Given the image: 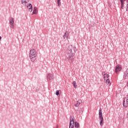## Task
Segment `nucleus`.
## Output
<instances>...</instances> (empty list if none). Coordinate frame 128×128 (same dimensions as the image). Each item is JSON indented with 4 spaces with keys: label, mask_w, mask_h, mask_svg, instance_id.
Masks as SVG:
<instances>
[{
    "label": "nucleus",
    "mask_w": 128,
    "mask_h": 128,
    "mask_svg": "<svg viewBox=\"0 0 128 128\" xmlns=\"http://www.w3.org/2000/svg\"><path fill=\"white\" fill-rule=\"evenodd\" d=\"M106 84H108L109 86H110L111 83H110V79H109V78H108V79L106 80Z\"/></svg>",
    "instance_id": "dca6fc26"
},
{
    "label": "nucleus",
    "mask_w": 128,
    "mask_h": 128,
    "mask_svg": "<svg viewBox=\"0 0 128 128\" xmlns=\"http://www.w3.org/2000/svg\"><path fill=\"white\" fill-rule=\"evenodd\" d=\"M38 14V8H36V7H34L32 14Z\"/></svg>",
    "instance_id": "9b49d317"
},
{
    "label": "nucleus",
    "mask_w": 128,
    "mask_h": 128,
    "mask_svg": "<svg viewBox=\"0 0 128 128\" xmlns=\"http://www.w3.org/2000/svg\"><path fill=\"white\" fill-rule=\"evenodd\" d=\"M56 128H58V126L56 125Z\"/></svg>",
    "instance_id": "393cba45"
},
{
    "label": "nucleus",
    "mask_w": 128,
    "mask_h": 128,
    "mask_svg": "<svg viewBox=\"0 0 128 128\" xmlns=\"http://www.w3.org/2000/svg\"><path fill=\"white\" fill-rule=\"evenodd\" d=\"M76 50H78L76 46L72 48V46H69L67 49V54L68 56L66 58V60H70L71 62H74V56Z\"/></svg>",
    "instance_id": "f257e3e1"
},
{
    "label": "nucleus",
    "mask_w": 128,
    "mask_h": 128,
    "mask_svg": "<svg viewBox=\"0 0 128 128\" xmlns=\"http://www.w3.org/2000/svg\"><path fill=\"white\" fill-rule=\"evenodd\" d=\"M9 24H14V20L13 21L10 22Z\"/></svg>",
    "instance_id": "412c9836"
},
{
    "label": "nucleus",
    "mask_w": 128,
    "mask_h": 128,
    "mask_svg": "<svg viewBox=\"0 0 128 128\" xmlns=\"http://www.w3.org/2000/svg\"><path fill=\"white\" fill-rule=\"evenodd\" d=\"M21 4H25L26 5V4H28V2H26V0H22Z\"/></svg>",
    "instance_id": "2eb2a0df"
},
{
    "label": "nucleus",
    "mask_w": 128,
    "mask_h": 128,
    "mask_svg": "<svg viewBox=\"0 0 128 128\" xmlns=\"http://www.w3.org/2000/svg\"><path fill=\"white\" fill-rule=\"evenodd\" d=\"M106 78H110V75L108 74H106Z\"/></svg>",
    "instance_id": "5701e85b"
},
{
    "label": "nucleus",
    "mask_w": 128,
    "mask_h": 128,
    "mask_svg": "<svg viewBox=\"0 0 128 128\" xmlns=\"http://www.w3.org/2000/svg\"><path fill=\"white\" fill-rule=\"evenodd\" d=\"M2 40V37L0 36V40Z\"/></svg>",
    "instance_id": "a878e982"
},
{
    "label": "nucleus",
    "mask_w": 128,
    "mask_h": 128,
    "mask_svg": "<svg viewBox=\"0 0 128 128\" xmlns=\"http://www.w3.org/2000/svg\"><path fill=\"white\" fill-rule=\"evenodd\" d=\"M128 78V72H124L123 78L124 80H126V78Z\"/></svg>",
    "instance_id": "9d476101"
},
{
    "label": "nucleus",
    "mask_w": 128,
    "mask_h": 128,
    "mask_svg": "<svg viewBox=\"0 0 128 128\" xmlns=\"http://www.w3.org/2000/svg\"><path fill=\"white\" fill-rule=\"evenodd\" d=\"M128 95L126 96V97L124 98V100L123 101V106L124 108H128Z\"/></svg>",
    "instance_id": "39448f33"
},
{
    "label": "nucleus",
    "mask_w": 128,
    "mask_h": 128,
    "mask_svg": "<svg viewBox=\"0 0 128 128\" xmlns=\"http://www.w3.org/2000/svg\"><path fill=\"white\" fill-rule=\"evenodd\" d=\"M81 110H82H82H84V108H81Z\"/></svg>",
    "instance_id": "b1692460"
},
{
    "label": "nucleus",
    "mask_w": 128,
    "mask_h": 128,
    "mask_svg": "<svg viewBox=\"0 0 128 128\" xmlns=\"http://www.w3.org/2000/svg\"><path fill=\"white\" fill-rule=\"evenodd\" d=\"M127 2H128V0H127Z\"/></svg>",
    "instance_id": "cd10ccee"
},
{
    "label": "nucleus",
    "mask_w": 128,
    "mask_h": 128,
    "mask_svg": "<svg viewBox=\"0 0 128 128\" xmlns=\"http://www.w3.org/2000/svg\"><path fill=\"white\" fill-rule=\"evenodd\" d=\"M126 12H128V4L126 6Z\"/></svg>",
    "instance_id": "4be33fe9"
},
{
    "label": "nucleus",
    "mask_w": 128,
    "mask_h": 128,
    "mask_svg": "<svg viewBox=\"0 0 128 128\" xmlns=\"http://www.w3.org/2000/svg\"><path fill=\"white\" fill-rule=\"evenodd\" d=\"M82 100H78L76 102V104L75 106H80V104H82Z\"/></svg>",
    "instance_id": "ddd939ff"
},
{
    "label": "nucleus",
    "mask_w": 128,
    "mask_h": 128,
    "mask_svg": "<svg viewBox=\"0 0 128 128\" xmlns=\"http://www.w3.org/2000/svg\"><path fill=\"white\" fill-rule=\"evenodd\" d=\"M46 78H47L48 82H50V80H54V76L51 74H48Z\"/></svg>",
    "instance_id": "423d86ee"
},
{
    "label": "nucleus",
    "mask_w": 128,
    "mask_h": 128,
    "mask_svg": "<svg viewBox=\"0 0 128 128\" xmlns=\"http://www.w3.org/2000/svg\"><path fill=\"white\" fill-rule=\"evenodd\" d=\"M72 84H73L74 88H76V87L78 86V85L76 84V81L73 82Z\"/></svg>",
    "instance_id": "4468645a"
},
{
    "label": "nucleus",
    "mask_w": 128,
    "mask_h": 128,
    "mask_svg": "<svg viewBox=\"0 0 128 128\" xmlns=\"http://www.w3.org/2000/svg\"><path fill=\"white\" fill-rule=\"evenodd\" d=\"M104 78H106V76H104Z\"/></svg>",
    "instance_id": "c85d7f7f"
},
{
    "label": "nucleus",
    "mask_w": 128,
    "mask_h": 128,
    "mask_svg": "<svg viewBox=\"0 0 128 128\" xmlns=\"http://www.w3.org/2000/svg\"><path fill=\"white\" fill-rule=\"evenodd\" d=\"M29 56L31 62H34L36 60V50L32 49L30 50Z\"/></svg>",
    "instance_id": "7ed1b4c3"
},
{
    "label": "nucleus",
    "mask_w": 128,
    "mask_h": 128,
    "mask_svg": "<svg viewBox=\"0 0 128 128\" xmlns=\"http://www.w3.org/2000/svg\"><path fill=\"white\" fill-rule=\"evenodd\" d=\"M80 128V124L77 122H76V120H74L72 116L70 117V121L69 124V128Z\"/></svg>",
    "instance_id": "f03ea898"
},
{
    "label": "nucleus",
    "mask_w": 128,
    "mask_h": 128,
    "mask_svg": "<svg viewBox=\"0 0 128 128\" xmlns=\"http://www.w3.org/2000/svg\"><path fill=\"white\" fill-rule=\"evenodd\" d=\"M57 2L58 6H60L62 4V3L60 2V0H57Z\"/></svg>",
    "instance_id": "f3484780"
},
{
    "label": "nucleus",
    "mask_w": 128,
    "mask_h": 128,
    "mask_svg": "<svg viewBox=\"0 0 128 128\" xmlns=\"http://www.w3.org/2000/svg\"><path fill=\"white\" fill-rule=\"evenodd\" d=\"M63 38H64V40L66 38H68V31H66L64 33V34L63 36Z\"/></svg>",
    "instance_id": "1a4fd4ad"
},
{
    "label": "nucleus",
    "mask_w": 128,
    "mask_h": 128,
    "mask_svg": "<svg viewBox=\"0 0 128 128\" xmlns=\"http://www.w3.org/2000/svg\"><path fill=\"white\" fill-rule=\"evenodd\" d=\"M104 76H106V74H104Z\"/></svg>",
    "instance_id": "bb28decb"
},
{
    "label": "nucleus",
    "mask_w": 128,
    "mask_h": 128,
    "mask_svg": "<svg viewBox=\"0 0 128 128\" xmlns=\"http://www.w3.org/2000/svg\"><path fill=\"white\" fill-rule=\"evenodd\" d=\"M99 120H100V126H102L104 124V117H102V108L99 110L98 112Z\"/></svg>",
    "instance_id": "20e7f679"
},
{
    "label": "nucleus",
    "mask_w": 128,
    "mask_h": 128,
    "mask_svg": "<svg viewBox=\"0 0 128 128\" xmlns=\"http://www.w3.org/2000/svg\"><path fill=\"white\" fill-rule=\"evenodd\" d=\"M27 8L30 12H32V4H27Z\"/></svg>",
    "instance_id": "6e6552de"
},
{
    "label": "nucleus",
    "mask_w": 128,
    "mask_h": 128,
    "mask_svg": "<svg viewBox=\"0 0 128 128\" xmlns=\"http://www.w3.org/2000/svg\"><path fill=\"white\" fill-rule=\"evenodd\" d=\"M120 2H121V8L122 10H124V1H122V0H120Z\"/></svg>",
    "instance_id": "f8f14e48"
},
{
    "label": "nucleus",
    "mask_w": 128,
    "mask_h": 128,
    "mask_svg": "<svg viewBox=\"0 0 128 128\" xmlns=\"http://www.w3.org/2000/svg\"><path fill=\"white\" fill-rule=\"evenodd\" d=\"M14 20L13 18L10 17V18H9V22H12Z\"/></svg>",
    "instance_id": "a211bd4d"
},
{
    "label": "nucleus",
    "mask_w": 128,
    "mask_h": 128,
    "mask_svg": "<svg viewBox=\"0 0 128 128\" xmlns=\"http://www.w3.org/2000/svg\"><path fill=\"white\" fill-rule=\"evenodd\" d=\"M10 28H14V24H10Z\"/></svg>",
    "instance_id": "6ab92c4d"
},
{
    "label": "nucleus",
    "mask_w": 128,
    "mask_h": 128,
    "mask_svg": "<svg viewBox=\"0 0 128 128\" xmlns=\"http://www.w3.org/2000/svg\"><path fill=\"white\" fill-rule=\"evenodd\" d=\"M120 70H122V66L120 65H117L116 66L115 72L118 74L119 72H120Z\"/></svg>",
    "instance_id": "0eeeda50"
},
{
    "label": "nucleus",
    "mask_w": 128,
    "mask_h": 128,
    "mask_svg": "<svg viewBox=\"0 0 128 128\" xmlns=\"http://www.w3.org/2000/svg\"><path fill=\"white\" fill-rule=\"evenodd\" d=\"M56 96H60V90H56Z\"/></svg>",
    "instance_id": "aec40b11"
}]
</instances>
